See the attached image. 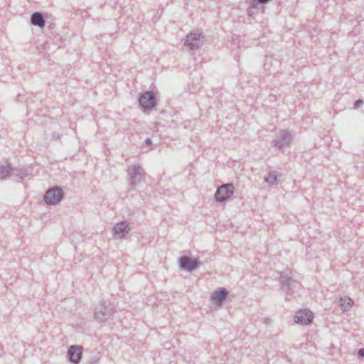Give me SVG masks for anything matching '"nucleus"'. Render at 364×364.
<instances>
[{
    "label": "nucleus",
    "mask_w": 364,
    "mask_h": 364,
    "mask_svg": "<svg viewBox=\"0 0 364 364\" xmlns=\"http://www.w3.org/2000/svg\"><path fill=\"white\" fill-rule=\"evenodd\" d=\"M203 36L198 32L190 33L186 36L185 45L191 50L198 49L203 43Z\"/></svg>",
    "instance_id": "7"
},
{
    "label": "nucleus",
    "mask_w": 364,
    "mask_h": 364,
    "mask_svg": "<svg viewBox=\"0 0 364 364\" xmlns=\"http://www.w3.org/2000/svg\"><path fill=\"white\" fill-rule=\"evenodd\" d=\"M145 144H146L147 146L151 145V144H152L151 139H149V138H146V139H145Z\"/></svg>",
    "instance_id": "23"
},
{
    "label": "nucleus",
    "mask_w": 364,
    "mask_h": 364,
    "mask_svg": "<svg viewBox=\"0 0 364 364\" xmlns=\"http://www.w3.org/2000/svg\"><path fill=\"white\" fill-rule=\"evenodd\" d=\"M139 105L144 110H149L156 105V98L152 90L146 91L139 96Z\"/></svg>",
    "instance_id": "5"
},
{
    "label": "nucleus",
    "mask_w": 364,
    "mask_h": 364,
    "mask_svg": "<svg viewBox=\"0 0 364 364\" xmlns=\"http://www.w3.org/2000/svg\"><path fill=\"white\" fill-rule=\"evenodd\" d=\"M234 189L232 183H228L221 185L215 193V200L219 203L226 201L233 195Z\"/></svg>",
    "instance_id": "6"
},
{
    "label": "nucleus",
    "mask_w": 364,
    "mask_h": 364,
    "mask_svg": "<svg viewBox=\"0 0 364 364\" xmlns=\"http://www.w3.org/2000/svg\"><path fill=\"white\" fill-rule=\"evenodd\" d=\"M364 102L362 99L357 100L354 103V108L358 109L363 105Z\"/></svg>",
    "instance_id": "20"
},
{
    "label": "nucleus",
    "mask_w": 364,
    "mask_h": 364,
    "mask_svg": "<svg viewBox=\"0 0 364 364\" xmlns=\"http://www.w3.org/2000/svg\"><path fill=\"white\" fill-rule=\"evenodd\" d=\"M115 312L114 306L110 302H100L94 311L95 318L99 322L107 321Z\"/></svg>",
    "instance_id": "1"
},
{
    "label": "nucleus",
    "mask_w": 364,
    "mask_h": 364,
    "mask_svg": "<svg viewBox=\"0 0 364 364\" xmlns=\"http://www.w3.org/2000/svg\"><path fill=\"white\" fill-rule=\"evenodd\" d=\"M277 171H269L264 177V181L270 186L276 185L277 184Z\"/></svg>",
    "instance_id": "17"
},
{
    "label": "nucleus",
    "mask_w": 364,
    "mask_h": 364,
    "mask_svg": "<svg viewBox=\"0 0 364 364\" xmlns=\"http://www.w3.org/2000/svg\"><path fill=\"white\" fill-rule=\"evenodd\" d=\"M358 357L359 358H364V348H360L358 351Z\"/></svg>",
    "instance_id": "21"
},
{
    "label": "nucleus",
    "mask_w": 364,
    "mask_h": 364,
    "mask_svg": "<svg viewBox=\"0 0 364 364\" xmlns=\"http://www.w3.org/2000/svg\"><path fill=\"white\" fill-rule=\"evenodd\" d=\"M228 294V291L225 288H219L218 290L213 293L212 300L215 305L220 306L227 299Z\"/></svg>",
    "instance_id": "13"
},
{
    "label": "nucleus",
    "mask_w": 364,
    "mask_h": 364,
    "mask_svg": "<svg viewBox=\"0 0 364 364\" xmlns=\"http://www.w3.org/2000/svg\"><path fill=\"white\" fill-rule=\"evenodd\" d=\"M60 138V136L58 133L57 132H53V134H52V139L57 141V140H59Z\"/></svg>",
    "instance_id": "22"
},
{
    "label": "nucleus",
    "mask_w": 364,
    "mask_h": 364,
    "mask_svg": "<svg viewBox=\"0 0 364 364\" xmlns=\"http://www.w3.org/2000/svg\"><path fill=\"white\" fill-rule=\"evenodd\" d=\"M83 347L78 345H72L68 350V360L73 364H79L82 356Z\"/></svg>",
    "instance_id": "10"
},
{
    "label": "nucleus",
    "mask_w": 364,
    "mask_h": 364,
    "mask_svg": "<svg viewBox=\"0 0 364 364\" xmlns=\"http://www.w3.org/2000/svg\"><path fill=\"white\" fill-rule=\"evenodd\" d=\"M63 198L64 192L58 186L48 189L43 196L44 201L48 205H55L60 203Z\"/></svg>",
    "instance_id": "3"
},
{
    "label": "nucleus",
    "mask_w": 364,
    "mask_h": 364,
    "mask_svg": "<svg viewBox=\"0 0 364 364\" xmlns=\"http://www.w3.org/2000/svg\"><path fill=\"white\" fill-rule=\"evenodd\" d=\"M291 141V134L289 130L283 129L279 132V136L275 138L272 144L274 146L281 150L284 146H289Z\"/></svg>",
    "instance_id": "8"
},
{
    "label": "nucleus",
    "mask_w": 364,
    "mask_h": 364,
    "mask_svg": "<svg viewBox=\"0 0 364 364\" xmlns=\"http://www.w3.org/2000/svg\"><path fill=\"white\" fill-rule=\"evenodd\" d=\"M269 1V0H252L250 5L252 8H255L259 4H264Z\"/></svg>",
    "instance_id": "19"
},
{
    "label": "nucleus",
    "mask_w": 364,
    "mask_h": 364,
    "mask_svg": "<svg viewBox=\"0 0 364 364\" xmlns=\"http://www.w3.org/2000/svg\"><path fill=\"white\" fill-rule=\"evenodd\" d=\"M353 304V301L349 297L341 298L339 300V306L343 311L350 310Z\"/></svg>",
    "instance_id": "16"
},
{
    "label": "nucleus",
    "mask_w": 364,
    "mask_h": 364,
    "mask_svg": "<svg viewBox=\"0 0 364 364\" xmlns=\"http://www.w3.org/2000/svg\"><path fill=\"white\" fill-rule=\"evenodd\" d=\"M279 283L281 289L285 293L287 298L292 296L300 287V284L289 276L287 272H283L281 274Z\"/></svg>",
    "instance_id": "2"
},
{
    "label": "nucleus",
    "mask_w": 364,
    "mask_h": 364,
    "mask_svg": "<svg viewBox=\"0 0 364 364\" xmlns=\"http://www.w3.org/2000/svg\"><path fill=\"white\" fill-rule=\"evenodd\" d=\"M314 318L313 313L309 309H301L296 312L294 321L301 325L310 324Z\"/></svg>",
    "instance_id": "11"
},
{
    "label": "nucleus",
    "mask_w": 364,
    "mask_h": 364,
    "mask_svg": "<svg viewBox=\"0 0 364 364\" xmlns=\"http://www.w3.org/2000/svg\"><path fill=\"white\" fill-rule=\"evenodd\" d=\"M31 23L41 28L46 26V19L43 14L40 11H36L31 16Z\"/></svg>",
    "instance_id": "14"
},
{
    "label": "nucleus",
    "mask_w": 364,
    "mask_h": 364,
    "mask_svg": "<svg viewBox=\"0 0 364 364\" xmlns=\"http://www.w3.org/2000/svg\"><path fill=\"white\" fill-rule=\"evenodd\" d=\"M201 262L199 259H193L186 256H181L179 258V267L181 269L192 272L198 269Z\"/></svg>",
    "instance_id": "9"
},
{
    "label": "nucleus",
    "mask_w": 364,
    "mask_h": 364,
    "mask_svg": "<svg viewBox=\"0 0 364 364\" xmlns=\"http://www.w3.org/2000/svg\"><path fill=\"white\" fill-rule=\"evenodd\" d=\"M12 169L11 164L7 161L0 164V178L6 179Z\"/></svg>",
    "instance_id": "15"
},
{
    "label": "nucleus",
    "mask_w": 364,
    "mask_h": 364,
    "mask_svg": "<svg viewBox=\"0 0 364 364\" xmlns=\"http://www.w3.org/2000/svg\"><path fill=\"white\" fill-rule=\"evenodd\" d=\"M28 175V170L26 168H21L18 171L17 173H15L16 181L17 182H22L23 179Z\"/></svg>",
    "instance_id": "18"
},
{
    "label": "nucleus",
    "mask_w": 364,
    "mask_h": 364,
    "mask_svg": "<svg viewBox=\"0 0 364 364\" xmlns=\"http://www.w3.org/2000/svg\"><path fill=\"white\" fill-rule=\"evenodd\" d=\"M129 186L130 189L134 190L141 181L145 172L139 164H134L127 170Z\"/></svg>",
    "instance_id": "4"
},
{
    "label": "nucleus",
    "mask_w": 364,
    "mask_h": 364,
    "mask_svg": "<svg viewBox=\"0 0 364 364\" xmlns=\"http://www.w3.org/2000/svg\"><path fill=\"white\" fill-rule=\"evenodd\" d=\"M129 230V223L127 221H122L114 225L112 233L115 238L121 239L125 237Z\"/></svg>",
    "instance_id": "12"
}]
</instances>
